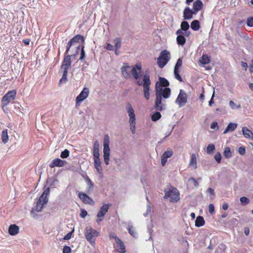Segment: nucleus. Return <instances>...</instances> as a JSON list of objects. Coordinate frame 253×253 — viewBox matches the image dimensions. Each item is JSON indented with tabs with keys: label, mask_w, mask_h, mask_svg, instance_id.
I'll return each mask as SVG.
<instances>
[{
	"label": "nucleus",
	"mask_w": 253,
	"mask_h": 253,
	"mask_svg": "<svg viewBox=\"0 0 253 253\" xmlns=\"http://www.w3.org/2000/svg\"><path fill=\"white\" fill-rule=\"evenodd\" d=\"M169 81L164 78L159 77V81L155 84L156 99L155 100L154 107L156 110L161 111L166 109L165 101L163 99L169 97L171 90L168 87Z\"/></svg>",
	"instance_id": "f257e3e1"
},
{
	"label": "nucleus",
	"mask_w": 253,
	"mask_h": 253,
	"mask_svg": "<svg viewBox=\"0 0 253 253\" xmlns=\"http://www.w3.org/2000/svg\"><path fill=\"white\" fill-rule=\"evenodd\" d=\"M72 45L73 44L69 41L66 46L65 56L60 68V70L62 71L63 75L62 77L59 81V84L65 83L67 81L68 70L70 68L71 65V57L72 56H75V55H70L68 54L70 48Z\"/></svg>",
	"instance_id": "f03ea898"
},
{
	"label": "nucleus",
	"mask_w": 253,
	"mask_h": 253,
	"mask_svg": "<svg viewBox=\"0 0 253 253\" xmlns=\"http://www.w3.org/2000/svg\"><path fill=\"white\" fill-rule=\"evenodd\" d=\"M50 189L46 188L37 202L36 206L32 209L31 211V214L33 217H36V212H41L44 205L48 202L47 196L49 195Z\"/></svg>",
	"instance_id": "7ed1b4c3"
},
{
	"label": "nucleus",
	"mask_w": 253,
	"mask_h": 253,
	"mask_svg": "<svg viewBox=\"0 0 253 253\" xmlns=\"http://www.w3.org/2000/svg\"><path fill=\"white\" fill-rule=\"evenodd\" d=\"M136 84L139 85H142L143 88L144 96L146 100L150 98V85L151 84V81L150 79V71L149 69L146 70L143 76V81H136Z\"/></svg>",
	"instance_id": "20e7f679"
},
{
	"label": "nucleus",
	"mask_w": 253,
	"mask_h": 253,
	"mask_svg": "<svg viewBox=\"0 0 253 253\" xmlns=\"http://www.w3.org/2000/svg\"><path fill=\"white\" fill-rule=\"evenodd\" d=\"M164 192V198L169 199L170 202L176 203L180 200V194L176 188L170 186L169 188L165 189Z\"/></svg>",
	"instance_id": "39448f33"
},
{
	"label": "nucleus",
	"mask_w": 253,
	"mask_h": 253,
	"mask_svg": "<svg viewBox=\"0 0 253 253\" xmlns=\"http://www.w3.org/2000/svg\"><path fill=\"white\" fill-rule=\"evenodd\" d=\"M110 138L108 134L104 135L103 139V158L106 165L109 164L110 149L109 147Z\"/></svg>",
	"instance_id": "423d86ee"
},
{
	"label": "nucleus",
	"mask_w": 253,
	"mask_h": 253,
	"mask_svg": "<svg viewBox=\"0 0 253 253\" xmlns=\"http://www.w3.org/2000/svg\"><path fill=\"white\" fill-rule=\"evenodd\" d=\"M170 59V55L169 51L164 50L161 52L158 58L157 64L159 67L163 68Z\"/></svg>",
	"instance_id": "0eeeda50"
},
{
	"label": "nucleus",
	"mask_w": 253,
	"mask_h": 253,
	"mask_svg": "<svg viewBox=\"0 0 253 253\" xmlns=\"http://www.w3.org/2000/svg\"><path fill=\"white\" fill-rule=\"evenodd\" d=\"M17 94V91L14 89L12 90L8 91L2 97L1 102L3 106H7L11 102L15 99Z\"/></svg>",
	"instance_id": "6e6552de"
},
{
	"label": "nucleus",
	"mask_w": 253,
	"mask_h": 253,
	"mask_svg": "<svg viewBox=\"0 0 253 253\" xmlns=\"http://www.w3.org/2000/svg\"><path fill=\"white\" fill-rule=\"evenodd\" d=\"M84 234L86 240L91 244L94 242L93 238L98 236L99 233L91 227L87 226L86 227Z\"/></svg>",
	"instance_id": "1a4fd4ad"
},
{
	"label": "nucleus",
	"mask_w": 253,
	"mask_h": 253,
	"mask_svg": "<svg viewBox=\"0 0 253 253\" xmlns=\"http://www.w3.org/2000/svg\"><path fill=\"white\" fill-rule=\"evenodd\" d=\"M187 94L184 90L180 89L179 93L175 100V103L177 104L179 107L184 106L187 102Z\"/></svg>",
	"instance_id": "9d476101"
},
{
	"label": "nucleus",
	"mask_w": 253,
	"mask_h": 253,
	"mask_svg": "<svg viewBox=\"0 0 253 253\" xmlns=\"http://www.w3.org/2000/svg\"><path fill=\"white\" fill-rule=\"evenodd\" d=\"M87 193L80 192L78 194L79 198L85 204H88L93 206L94 205V202L93 199L87 195Z\"/></svg>",
	"instance_id": "9b49d317"
},
{
	"label": "nucleus",
	"mask_w": 253,
	"mask_h": 253,
	"mask_svg": "<svg viewBox=\"0 0 253 253\" xmlns=\"http://www.w3.org/2000/svg\"><path fill=\"white\" fill-rule=\"evenodd\" d=\"M110 204H107L103 205L100 209L99 211L98 212L97 216L99 219H97V222L99 223L102 220V218L108 211Z\"/></svg>",
	"instance_id": "f8f14e48"
},
{
	"label": "nucleus",
	"mask_w": 253,
	"mask_h": 253,
	"mask_svg": "<svg viewBox=\"0 0 253 253\" xmlns=\"http://www.w3.org/2000/svg\"><path fill=\"white\" fill-rule=\"evenodd\" d=\"M142 69V66L140 63L136 64L131 67V75L132 76L133 78L138 81L139 78V73L141 72Z\"/></svg>",
	"instance_id": "ddd939ff"
},
{
	"label": "nucleus",
	"mask_w": 253,
	"mask_h": 253,
	"mask_svg": "<svg viewBox=\"0 0 253 253\" xmlns=\"http://www.w3.org/2000/svg\"><path fill=\"white\" fill-rule=\"evenodd\" d=\"M89 89L87 87H84L79 95L76 98V104H79L86 99L88 96Z\"/></svg>",
	"instance_id": "4468645a"
},
{
	"label": "nucleus",
	"mask_w": 253,
	"mask_h": 253,
	"mask_svg": "<svg viewBox=\"0 0 253 253\" xmlns=\"http://www.w3.org/2000/svg\"><path fill=\"white\" fill-rule=\"evenodd\" d=\"M131 67L126 63L124 64V66L121 67V70L123 77L126 79H130L131 77Z\"/></svg>",
	"instance_id": "2eb2a0df"
},
{
	"label": "nucleus",
	"mask_w": 253,
	"mask_h": 253,
	"mask_svg": "<svg viewBox=\"0 0 253 253\" xmlns=\"http://www.w3.org/2000/svg\"><path fill=\"white\" fill-rule=\"evenodd\" d=\"M66 164V162L65 161L62 160L59 158H56L51 161L49 164V167L51 168H53L55 167H64Z\"/></svg>",
	"instance_id": "dca6fc26"
},
{
	"label": "nucleus",
	"mask_w": 253,
	"mask_h": 253,
	"mask_svg": "<svg viewBox=\"0 0 253 253\" xmlns=\"http://www.w3.org/2000/svg\"><path fill=\"white\" fill-rule=\"evenodd\" d=\"M93 161L94 168L96 170L98 173L100 175V176L102 177L103 176V169L101 165V163L100 159H93Z\"/></svg>",
	"instance_id": "f3484780"
},
{
	"label": "nucleus",
	"mask_w": 253,
	"mask_h": 253,
	"mask_svg": "<svg viewBox=\"0 0 253 253\" xmlns=\"http://www.w3.org/2000/svg\"><path fill=\"white\" fill-rule=\"evenodd\" d=\"M84 179L87 185V187L85 189V192L88 194H90L93 191V184L87 176H86L85 177H84Z\"/></svg>",
	"instance_id": "a211bd4d"
},
{
	"label": "nucleus",
	"mask_w": 253,
	"mask_h": 253,
	"mask_svg": "<svg viewBox=\"0 0 253 253\" xmlns=\"http://www.w3.org/2000/svg\"><path fill=\"white\" fill-rule=\"evenodd\" d=\"M115 239L117 244L118 250L120 253L126 252L125 246L124 243L118 237H115Z\"/></svg>",
	"instance_id": "6ab92c4d"
},
{
	"label": "nucleus",
	"mask_w": 253,
	"mask_h": 253,
	"mask_svg": "<svg viewBox=\"0 0 253 253\" xmlns=\"http://www.w3.org/2000/svg\"><path fill=\"white\" fill-rule=\"evenodd\" d=\"M19 228L18 226L15 224L10 225L8 228V233L10 235H15L19 232Z\"/></svg>",
	"instance_id": "aec40b11"
},
{
	"label": "nucleus",
	"mask_w": 253,
	"mask_h": 253,
	"mask_svg": "<svg viewBox=\"0 0 253 253\" xmlns=\"http://www.w3.org/2000/svg\"><path fill=\"white\" fill-rule=\"evenodd\" d=\"M183 18L185 20H190L193 18L191 13V9L189 7L185 8L183 11Z\"/></svg>",
	"instance_id": "412c9836"
},
{
	"label": "nucleus",
	"mask_w": 253,
	"mask_h": 253,
	"mask_svg": "<svg viewBox=\"0 0 253 253\" xmlns=\"http://www.w3.org/2000/svg\"><path fill=\"white\" fill-rule=\"evenodd\" d=\"M237 127V124L230 123L223 132V134H226L234 131Z\"/></svg>",
	"instance_id": "4be33fe9"
},
{
	"label": "nucleus",
	"mask_w": 253,
	"mask_h": 253,
	"mask_svg": "<svg viewBox=\"0 0 253 253\" xmlns=\"http://www.w3.org/2000/svg\"><path fill=\"white\" fill-rule=\"evenodd\" d=\"M242 132L243 134L246 138L253 139V133L247 127L244 126L242 128Z\"/></svg>",
	"instance_id": "5701e85b"
},
{
	"label": "nucleus",
	"mask_w": 253,
	"mask_h": 253,
	"mask_svg": "<svg viewBox=\"0 0 253 253\" xmlns=\"http://www.w3.org/2000/svg\"><path fill=\"white\" fill-rule=\"evenodd\" d=\"M79 41H81L83 43L84 42V37L81 35H77L74 36L69 41V42L73 44H74L75 43L78 42Z\"/></svg>",
	"instance_id": "b1692460"
},
{
	"label": "nucleus",
	"mask_w": 253,
	"mask_h": 253,
	"mask_svg": "<svg viewBox=\"0 0 253 253\" xmlns=\"http://www.w3.org/2000/svg\"><path fill=\"white\" fill-rule=\"evenodd\" d=\"M203 3L200 0H196L193 3V7L196 11H200L202 9Z\"/></svg>",
	"instance_id": "393cba45"
},
{
	"label": "nucleus",
	"mask_w": 253,
	"mask_h": 253,
	"mask_svg": "<svg viewBox=\"0 0 253 253\" xmlns=\"http://www.w3.org/2000/svg\"><path fill=\"white\" fill-rule=\"evenodd\" d=\"M205 220L203 216H198L195 220V226L196 227H201L204 225Z\"/></svg>",
	"instance_id": "a878e982"
},
{
	"label": "nucleus",
	"mask_w": 253,
	"mask_h": 253,
	"mask_svg": "<svg viewBox=\"0 0 253 253\" xmlns=\"http://www.w3.org/2000/svg\"><path fill=\"white\" fill-rule=\"evenodd\" d=\"M210 57L207 54H203L199 61L202 64H207L210 62Z\"/></svg>",
	"instance_id": "bb28decb"
},
{
	"label": "nucleus",
	"mask_w": 253,
	"mask_h": 253,
	"mask_svg": "<svg viewBox=\"0 0 253 253\" xmlns=\"http://www.w3.org/2000/svg\"><path fill=\"white\" fill-rule=\"evenodd\" d=\"M189 165L195 169L197 168L196 156L195 154H192L191 156Z\"/></svg>",
	"instance_id": "cd10ccee"
},
{
	"label": "nucleus",
	"mask_w": 253,
	"mask_h": 253,
	"mask_svg": "<svg viewBox=\"0 0 253 253\" xmlns=\"http://www.w3.org/2000/svg\"><path fill=\"white\" fill-rule=\"evenodd\" d=\"M191 28L194 31H198L200 28V22L197 20H194L191 23Z\"/></svg>",
	"instance_id": "c85d7f7f"
},
{
	"label": "nucleus",
	"mask_w": 253,
	"mask_h": 253,
	"mask_svg": "<svg viewBox=\"0 0 253 253\" xmlns=\"http://www.w3.org/2000/svg\"><path fill=\"white\" fill-rule=\"evenodd\" d=\"M2 142L5 144L8 140V135L7 133V129H5L2 130L1 133Z\"/></svg>",
	"instance_id": "c756f323"
},
{
	"label": "nucleus",
	"mask_w": 253,
	"mask_h": 253,
	"mask_svg": "<svg viewBox=\"0 0 253 253\" xmlns=\"http://www.w3.org/2000/svg\"><path fill=\"white\" fill-rule=\"evenodd\" d=\"M176 41L178 44L180 45H183L186 42V39L184 35H179L177 36L176 38Z\"/></svg>",
	"instance_id": "7c9ffc66"
},
{
	"label": "nucleus",
	"mask_w": 253,
	"mask_h": 253,
	"mask_svg": "<svg viewBox=\"0 0 253 253\" xmlns=\"http://www.w3.org/2000/svg\"><path fill=\"white\" fill-rule=\"evenodd\" d=\"M127 230L128 233L133 237L135 238L137 236V234L133 227L131 225H128Z\"/></svg>",
	"instance_id": "2f4dec72"
},
{
	"label": "nucleus",
	"mask_w": 253,
	"mask_h": 253,
	"mask_svg": "<svg viewBox=\"0 0 253 253\" xmlns=\"http://www.w3.org/2000/svg\"><path fill=\"white\" fill-rule=\"evenodd\" d=\"M161 113L157 111L156 112H155L152 115L151 119L153 121L156 122V121H158V120H159L161 118Z\"/></svg>",
	"instance_id": "473e14b6"
},
{
	"label": "nucleus",
	"mask_w": 253,
	"mask_h": 253,
	"mask_svg": "<svg viewBox=\"0 0 253 253\" xmlns=\"http://www.w3.org/2000/svg\"><path fill=\"white\" fill-rule=\"evenodd\" d=\"M172 154L173 152L171 149L168 148L167 150L163 153L162 156L168 159L171 157Z\"/></svg>",
	"instance_id": "72a5a7b5"
},
{
	"label": "nucleus",
	"mask_w": 253,
	"mask_h": 253,
	"mask_svg": "<svg viewBox=\"0 0 253 253\" xmlns=\"http://www.w3.org/2000/svg\"><path fill=\"white\" fill-rule=\"evenodd\" d=\"M122 40L120 38H116L114 40V42L115 44V48L119 49L121 46Z\"/></svg>",
	"instance_id": "f704fd0d"
},
{
	"label": "nucleus",
	"mask_w": 253,
	"mask_h": 253,
	"mask_svg": "<svg viewBox=\"0 0 253 253\" xmlns=\"http://www.w3.org/2000/svg\"><path fill=\"white\" fill-rule=\"evenodd\" d=\"M180 26H181V28L183 31H187L189 29V27H190L188 22L186 21H184L182 22L181 23Z\"/></svg>",
	"instance_id": "c9c22d12"
},
{
	"label": "nucleus",
	"mask_w": 253,
	"mask_h": 253,
	"mask_svg": "<svg viewBox=\"0 0 253 253\" xmlns=\"http://www.w3.org/2000/svg\"><path fill=\"white\" fill-rule=\"evenodd\" d=\"M223 154L225 158H229L231 157L232 154L230 151V149L229 147H226L224 149Z\"/></svg>",
	"instance_id": "e433bc0d"
},
{
	"label": "nucleus",
	"mask_w": 253,
	"mask_h": 253,
	"mask_svg": "<svg viewBox=\"0 0 253 253\" xmlns=\"http://www.w3.org/2000/svg\"><path fill=\"white\" fill-rule=\"evenodd\" d=\"M84 45H83L81 48V56L79 58V60H81L82 62H85L84 59L85 57V53L84 50Z\"/></svg>",
	"instance_id": "4c0bfd02"
},
{
	"label": "nucleus",
	"mask_w": 253,
	"mask_h": 253,
	"mask_svg": "<svg viewBox=\"0 0 253 253\" xmlns=\"http://www.w3.org/2000/svg\"><path fill=\"white\" fill-rule=\"evenodd\" d=\"M70 154V151L68 149H65L61 153L60 157L62 159L67 158Z\"/></svg>",
	"instance_id": "58836bf2"
},
{
	"label": "nucleus",
	"mask_w": 253,
	"mask_h": 253,
	"mask_svg": "<svg viewBox=\"0 0 253 253\" xmlns=\"http://www.w3.org/2000/svg\"><path fill=\"white\" fill-rule=\"evenodd\" d=\"M182 61L181 58H179L177 60L176 63L174 66V70H179V68L182 66Z\"/></svg>",
	"instance_id": "ea45409f"
},
{
	"label": "nucleus",
	"mask_w": 253,
	"mask_h": 253,
	"mask_svg": "<svg viewBox=\"0 0 253 253\" xmlns=\"http://www.w3.org/2000/svg\"><path fill=\"white\" fill-rule=\"evenodd\" d=\"M215 149V146L213 144H210L208 145L207 147V153L210 154Z\"/></svg>",
	"instance_id": "a19ab883"
},
{
	"label": "nucleus",
	"mask_w": 253,
	"mask_h": 253,
	"mask_svg": "<svg viewBox=\"0 0 253 253\" xmlns=\"http://www.w3.org/2000/svg\"><path fill=\"white\" fill-rule=\"evenodd\" d=\"M126 109L128 114L134 112L133 109L132 108L131 104L129 103H127Z\"/></svg>",
	"instance_id": "79ce46f5"
},
{
	"label": "nucleus",
	"mask_w": 253,
	"mask_h": 253,
	"mask_svg": "<svg viewBox=\"0 0 253 253\" xmlns=\"http://www.w3.org/2000/svg\"><path fill=\"white\" fill-rule=\"evenodd\" d=\"M229 106L232 109H238L241 108V105L240 104L237 105L236 104H235L234 101L232 100L230 101L229 102Z\"/></svg>",
	"instance_id": "37998d69"
},
{
	"label": "nucleus",
	"mask_w": 253,
	"mask_h": 253,
	"mask_svg": "<svg viewBox=\"0 0 253 253\" xmlns=\"http://www.w3.org/2000/svg\"><path fill=\"white\" fill-rule=\"evenodd\" d=\"M240 202L242 203V204L244 205H246L250 203V200H249V199L245 197H242L240 198Z\"/></svg>",
	"instance_id": "c03bdc74"
},
{
	"label": "nucleus",
	"mask_w": 253,
	"mask_h": 253,
	"mask_svg": "<svg viewBox=\"0 0 253 253\" xmlns=\"http://www.w3.org/2000/svg\"><path fill=\"white\" fill-rule=\"evenodd\" d=\"M128 116L129 117V123L135 122L136 119L134 112L128 114Z\"/></svg>",
	"instance_id": "a18cd8bd"
},
{
	"label": "nucleus",
	"mask_w": 253,
	"mask_h": 253,
	"mask_svg": "<svg viewBox=\"0 0 253 253\" xmlns=\"http://www.w3.org/2000/svg\"><path fill=\"white\" fill-rule=\"evenodd\" d=\"M174 76H175V78L176 79H177V80H178L180 82L182 81V79L179 74L178 70H174Z\"/></svg>",
	"instance_id": "49530a36"
},
{
	"label": "nucleus",
	"mask_w": 253,
	"mask_h": 253,
	"mask_svg": "<svg viewBox=\"0 0 253 253\" xmlns=\"http://www.w3.org/2000/svg\"><path fill=\"white\" fill-rule=\"evenodd\" d=\"M214 159L216 162L219 164L221 162V155L220 153L218 152L214 155Z\"/></svg>",
	"instance_id": "de8ad7c7"
},
{
	"label": "nucleus",
	"mask_w": 253,
	"mask_h": 253,
	"mask_svg": "<svg viewBox=\"0 0 253 253\" xmlns=\"http://www.w3.org/2000/svg\"><path fill=\"white\" fill-rule=\"evenodd\" d=\"M93 159H100L99 150H93Z\"/></svg>",
	"instance_id": "09e8293b"
},
{
	"label": "nucleus",
	"mask_w": 253,
	"mask_h": 253,
	"mask_svg": "<svg viewBox=\"0 0 253 253\" xmlns=\"http://www.w3.org/2000/svg\"><path fill=\"white\" fill-rule=\"evenodd\" d=\"M129 124L130 130L133 134H134L135 132V122L129 123Z\"/></svg>",
	"instance_id": "8fccbe9b"
},
{
	"label": "nucleus",
	"mask_w": 253,
	"mask_h": 253,
	"mask_svg": "<svg viewBox=\"0 0 253 253\" xmlns=\"http://www.w3.org/2000/svg\"><path fill=\"white\" fill-rule=\"evenodd\" d=\"M107 50L110 51H114L115 50V47L109 43H107L105 47Z\"/></svg>",
	"instance_id": "3c124183"
},
{
	"label": "nucleus",
	"mask_w": 253,
	"mask_h": 253,
	"mask_svg": "<svg viewBox=\"0 0 253 253\" xmlns=\"http://www.w3.org/2000/svg\"><path fill=\"white\" fill-rule=\"evenodd\" d=\"M209 211L211 214H213L214 213V207L212 204L209 205Z\"/></svg>",
	"instance_id": "603ef678"
},
{
	"label": "nucleus",
	"mask_w": 253,
	"mask_h": 253,
	"mask_svg": "<svg viewBox=\"0 0 253 253\" xmlns=\"http://www.w3.org/2000/svg\"><path fill=\"white\" fill-rule=\"evenodd\" d=\"M247 25L249 27H253V17L247 19Z\"/></svg>",
	"instance_id": "864d4df0"
},
{
	"label": "nucleus",
	"mask_w": 253,
	"mask_h": 253,
	"mask_svg": "<svg viewBox=\"0 0 253 253\" xmlns=\"http://www.w3.org/2000/svg\"><path fill=\"white\" fill-rule=\"evenodd\" d=\"M71 252V249L70 247L65 246L63 249V253H70Z\"/></svg>",
	"instance_id": "5fc2aeb1"
},
{
	"label": "nucleus",
	"mask_w": 253,
	"mask_h": 253,
	"mask_svg": "<svg viewBox=\"0 0 253 253\" xmlns=\"http://www.w3.org/2000/svg\"><path fill=\"white\" fill-rule=\"evenodd\" d=\"M238 152L240 154L244 155L246 153V149L244 146L240 147L238 149Z\"/></svg>",
	"instance_id": "6e6d98bb"
},
{
	"label": "nucleus",
	"mask_w": 253,
	"mask_h": 253,
	"mask_svg": "<svg viewBox=\"0 0 253 253\" xmlns=\"http://www.w3.org/2000/svg\"><path fill=\"white\" fill-rule=\"evenodd\" d=\"M93 150H99V144L98 141H95L93 146Z\"/></svg>",
	"instance_id": "4d7b16f0"
},
{
	"label": "nucleus",
	"mask_w": 253,
	"mask_h": 253,
	"mask_svg": "<svg viewBox=\"0 0 253 253\" xmlns=\"http://www.w3.org/2000/svg\"><path fill=\"white\" fill-rule=\"evenodd\" d=\"M73 232H74V230H73L71 232L68 233L67 235H66L64 237L63 239L64 240H69L71 238L72 234Z\"/></svg>",
	"instance_id": "13d9d810"
},
{
	"label": "nucleus",
	"mask_w": 253,
	"mask_h": 253,
	"mask_svg": "<svg viewBox=\"0 0 253 253\" xmlns=\"http://www.w3.org/2000/svg\"><path fill=\"white\" fill-rule=\"evenodd\" d=\"M192 181L193 182L194 186L196 188H197L199 186V183L198 181L193 177L190 178L189 179V181Z\"/></svg>",
	"instance_id": "bf43d9fd"
},
{
	"label": "nucleus",
	"mask_w": 253,
	"mask_h": 253,
	"mask_svg": "<svg viewBox=\"0 0 253 253\" xmlns=\"http://www.w3.org/2000/svg\"><path fill=\"white\" fill-rule=\"evenodd\" d=\"M87 215V211L84 209H82L81 212L80 213L81 217L82 218H84Z\"/></svg>",
	"instance_id": "052dcab7"
},
{
	"label": "nucleus",
	"mask_w": 253,
	"mask_h": 253,
	"mask_svg": "<svg viewBox=\"0 0 253 253\" xmlns=\"http://www.w3.org/2000/svg\"><path fill=\"white\" fill-rule=\"evenodd\" d=\"M211 129L218 128V124L216 122L212 123L211 125Z\"/></svg>",
	"instance_id": "680f3d73"
},
{
	"label": "nucleus",
	"mask_w": 253,
	"mask_h": 253,
	"mask_svg": "<svg viewBox=\"0 0 253 253\" xmlns=\"http://www.w3.org/2000/svg\"><path fill=\"white\" fill-rule=\"evenodd\" d=\"M214 91H213V94L212 95L211 98V100L209 102V105L210 106H211L214 104V101H213V97H214Z\"/></svg>",
	"instance_id": "e2e57ef3"
},
{
	"label": "nucleus",
	"mask_w": 253,
	"mask_h": 253,
	"mask_svg": "<svg viewBox=\"0 0 253 253\" xmlns=\"http://www.w3.org/2000/svg\"><path fill=\"white\" fill-rule=\"evenodd\" d=\"M184 31L181 29H179L178 30H177L176 31V33L175 34L177 35V36H179V35H184Z\"/></svg>",
	"instance_id": "0e129e2a"
},
{
	"label": "nucleus",
	"mask_w": 253,
	"mask_h": 253,
	"mask_svg": "<svg viewBox=\"0 0 253 253\" xmlns=\"http://www.w3.org/2000/svg\"><path fill=\"white\" fill-rule=\"evenodd\" d=\"M167 158H165L163 156H162L161 158V164L162 166H164L166 162H167Z\"/></svg>",
	"instance_id": "69168bd1"
},
{
	"label": "nucleus",
	"mask_w": 253,
	"mask_h": 253,
	"mask_svg": "<svg viewBox=\"0 0 253 253\" xmlns=\"http://www.w3.org/2000/svg\"><path fill=\"white\" fill-rule=\"evenodd\" d=\"M207 192L210 193L211 195H212V196L214 195V190L213 189H212L211 188H209L207 189Z\"/></svg>",
	"instance_id": "338daca9"
},
{
	"label": "nucleus",
	"mask_w": 253,
	"mask_h": 253,
	"mask_svg": "<svg viewBox=\"0 0 253 253\" xmlns=\"http://www.w3.org/2000/svg\"><path fill=\"white\" fill-rule=\"evenodd\" d=\"M244 233L246 236H248L250 234V229L249 227H246L244 228Z\"/></svg>",
	"instance_id": "774afa93"
}]
</instances>
